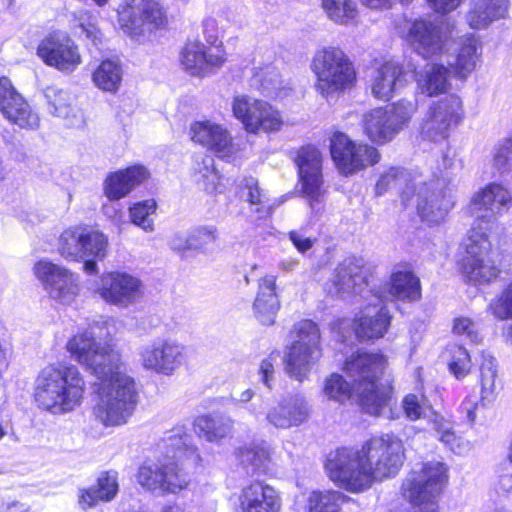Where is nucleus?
Instances as JSON below:
<instances>
[{
    "label": "nucleus",
    "instance_id": "f704fd0d",
    "mask_svg": "<svg viewBox=\"0 0 512 512\" xmlns=\"http://www.w3.org/2000/svg\"><path fill=\"white\" fill-rule=\"evenodd\" d=\"M404 70L394 61H387L376 68L370 77V90L373 97L388 101L401 85Z\"/></svg>",
    "mask_w": 512,
    "mask_h": 512
},
{
    "label": "nucleus",
    "instance_id": "864d4df0",
    "mask_svg": "<svg viewBox=\"0 0 512 512\" xmlns=\"http://www.w3.org/2000/svg\"><path fill=\"white\" fill-rule=\"evenodd\" d=\"M450 360L448 367L450 372L457 378H464L470 371L471 360L468 351L460 346L453 344L448 349Z\"/></svg>",
    "mask_w": 512,
    "mask_h": 512
},
{
    "label": "nucleus",
    "instance_id": "a878e982",
    "mask_svg": "<svg viewBox=\"0 0 512 512\" xmlns=\"http://www.w3.org/2000/svg\"><path fill=\"white\" fill-rule=\"evenodd\" d=\"M0 112L5 119L20 128L35 130L39 127L38 114L7 77L0 78Z\"/></svg>",
    "mask_w": 512,
    "mask_h": 512
},
{
    "label": "nucleus",
    "instance_id": "39448f33",
    "mask_svg": "<svg viewBox=\"0 0 512 512\" xmlns=\"http://www.w3.org/2000/svg\"><path fill=\"white\" fill-rule=\"evenodd\" d=\"M386 367V358L378 353H358L351 356L344 366L353 379L355 392L362 409L371 415H381L389 405L392 388L380 376Z\"/></svg>",
    "mask_w": 512,
    "mask_h": 512
},
{
    "label": "nucleus",
    "instance_id": "6e6d98bb",
    "mask_svg": "<svg viewBox=\"0 0 512 512\" xmlns=\"http://www.w3.org/2000/svg\"><path fill=\"white\" fill-rule=\"evenodd\" d=\"M492 165L500 173L512 171V138H505L494 145Z\"/></svg>",
    "mask_w": 512,
    "mask_h": 512
},
{
    "label": "nucleus",
    "instance_id": "4d7b16f0",
    "mask_svg": "<svg viewBox=\"0 0 512 512\" xmlns=\"http://www.w3.org/2000/svg\"><path fill=\"white\" fill-rule=\"evenodd\" d=\"M218 239V230L213 225L201 226L190 231L193 250H201L204 246Z\"/></svg>",
    "mask_w": 512,
    "mask_h": 512
},
{
    "label": "nucleus",
    "instance_id": "bb28decb",
    "mask_svg": "<svg viewBox=\"0 0 512 512\" xmlns=\"http://www.w3.org/2000/svg\"><path fill=\"white\" fill-rule=\"evenodd\" d=\"M371 297L372 300L353 321L355 335L362 341L382 338L391 324L392 316L384 305L383 296L371 294Z\"/></svg>",
    "mask_w": 512,
    "mask_h": 512
},
{
    "label": "nucleus",
    "instance_id": "774afa93",
    "mask_svg": "<svg viewBox=\"0 0 512 512\" xmlns=\"http://www.w3.org/2000/svg\"><path fill=\"white\" fill-rule=\"evenodd\" d=\"M3 512H31V510L25 504L13 503L9 505Z\"/></svg>",
    "mask_w": 512,
    "mask_h": 512
},
{
    "label": "nucleus",
    "instance_id": "603ef678",
    "mask_svg": "<svg viewBox=\"0 0 512 512\" xmlns=\"http://www.w3.org/2000/svg\"><path fill=\"white\" fill-rule=\"evenodd\" d=\"M156 211V202L153 199L135 203L129 209L130 219L133 224L141 227L146 232L154 230V223L151 215Z\"/></svg>",
    "mask_w": 512,
    "mask_h": 512
},
{
    "label": "nucleus",
    "instance_id": "c03bdc74",
    "mask_svg": "<svg viewBox=\"0 0 512 512\" xmlns=\"http://www.w3.org/2000/svg\"><path fill=\"white\" fill-rule=\"evenodd\" d=\"M163 445L167 449L166 457L175 460L176 463L184 459L195 463L199 458L196 448L190 444V436L181 428L172 430L163 439Z\"/></svg>",
    "mask_w": 512,
    "mask_h": 512
},
{
    "label": "nucleus",
    "instance_id": "0eeeda50",
    "mask_svg": "<svg viewBox=\"0 0 512 512\" xmlns=\"http://www.w3.org/2000/svg\"><path fill=\"white\" fill-rule=\"evenodd\" d=\"M317 77L316 90L325 98L342 93L356 79L348 56L339 48L327 47L317 51L311 64Z\"/></svg>",
    "mask_w": 512,
    "mask_h": 512
},
{
    "label": "nucleus",
    "instance_id": "aec40b11",
    "mask_svg": "<svg viewBox=\"0 0 512 512\" xmlns=\"http://www.w3.org/2000/svg\"><path fill=\"white\" fill-rule=\"evenodd\" d=\"M372 275L365 267L363 260L356 257L344 259L336 268L327 291L330 295L346 298L352 295L372 293L367 288L370 286Z\"/></svg>",
    "mask_w": 512,
    "mask_h": 512
},
{
    "label": "nucleus",
    "instance_id": "72a5a7b5",
    "mask_svg": "<svg viewBox=\"0 0 512 512\" xmlns=\"http://www.w3.org/2000/svg\"><path fill=\"white\" fill-rule=\"evenodd\" d=\"M510 5V0H472L466 15L467 24L472 29H485L495 21L506 19Z\"/></svg>",
    "mask_w": 512,
    "mask_h": 512
},
{
    "label": "nucleus",
    "instance_id": "5701e85b",
    "mask_svg": "<svg viewBox=\"0 0 512 512\" xmlns=\"http://www.w3.org/2000/svg\"><path fill=\"white\" fill-rule=\"evenodd\" d=\"M121 20L132 35L161 29L168 23L166 11L155 0H130L121 13Z\"/></svg>",
    "mask_w": 512,
    "mask_h": 512
},
{
    "label": "nucleus",
    "instance_id": "f8f14e48",
    "mask_svg": "<svg viewBox=\"0 0 512 512\" xmlns=\"http://www.w3.org/2000/svg\"><path fill=\"white\" fill-rule=\"evenodd\" d=\"M107 237L95 230H66L60 237L61 255L73 261L85 260L84 269L87 273L97 272V259H103L107 254Z\"/></svg>",
    "mask_w": 512,
    "mask_h": 512
},
{
    "label": "nucleus",
    "instance_id": "49530a36",
    "mask_svg": "<svg viewBox=\"0 0 512 512\" xmlns=\"http://www.w3.org/2000/svg\"><path fill=\"white\" fill-rule=\"evenodd\" d=\"M232 425V420L222 415H203L195 420L196 432L210 442L226 437L230 433Z\"/></svg>",
    "mask_w": 512,
    "mask_h": 512
},
{
    "label": "nucleus",
    "instance_id": "dca6fc26",
    "mask_svg": "<svg viewBox=\"0 0 512 512\" xmlns=\"http://www.w3.org/2000/svg\"><path fill=\"white\" fill-rule=\"evenodd\" d=\"M302 193L308 199L309 206L314 213L323 209L324 190L322 176V155L312 146L302 147L296 158Z\"/></svg>",
    "mask_w": 512,
    "mask_h": 512
},
{
    "label": "nucleus",
    "instance_id": "ddd939ff",
    "mask_svg": "<svg viewBox=\"0 0 512 512\" xmlns=\"http://www.w3.org/2000/svg\"><path fill=\"white\" fill-rule=\"evenodd\" d=\"M463 117V106L460 97L450 94L433 101L420 124L422 138L439 142L448 138L450 129L456 126Z\"/></svg>",
    "mask_w": 512,
    "mask_h": 512
},
{
    "label": "nucleus",
    "instance_id": "4be33fe9",
    "mask_svg": "<svg viewBox=\"0 0 512 512\" xmlns=\"http://www.w3.org/2000/svg\"><path fill=\"white\" fill-rule=\"evenodd\" d=\"M33 271L51 298L66 304L78 294V277L68 269L48 260H40L34 265Z\"/></svg>",
    "mask_w": 512,
    "mask_h": 512
},
{
    "label": "nucleus",
    "instance_id": "c756f323",
    "mask_svg": "<svg viewBox=\"0 0 512 512\" xmlns=\"http://www.w3.org/2000/svg\"><path fill=\"white\" fill-rule=\"evenodd\" d=\"M190 133L194 142L212 150L221 158L230 157L235 151L231 134L220 124L212 121L195 122L191 125Z\"/></svg>",
    "mask_w": 512,
    "mask_h": 512
},
{
    "label": "nucleus",
    "instance_id": "4468645a",
    "mask_svg": "<svg viewBox=\"0 0 512 512\" xmlns=\"http://www.w3.org/2000/svg\"><path fill=\"white\" fill-rule=\"evenodd\" d=\"M330 152L336 166L345 175L373 166L380 160V153L375 147L355 143L341 132L331 138Z\"/></svg>",
    "mask_w": 512,
    "mask_h": 512
},
{
    "label": "nucleus",
    "instance_id": "58836bf2",
    "mask_svg": "<svg viewBox=\"0 0 512 512\" xmlns=\"http://www.w3.org/2000/svg\"><path fill=\"white\" fill-rule=\"evenodd\" d=\"M449 76L444 64L427 63L415 73L417 91L429 97L444 94L450 89Z\"/></svg>",
    "mask_w": 512,
    "mask_h": 512
},
{
    "label": "nucleus",
    "instance_id": "6e6552de",
    "mask_svg": "<svg viewBox=\"0 0 512 512\" xmlns=\"http://www.w3.org/2000/svg\"><path fill=\"white\" fill-rule=\"evenodd\" d=\"M416 111L417 105L408 100L373 109L363 116L364 131L371 141L385 144L408 126Z\"/></svg>",
    "mask_w": 512,
    "mask_h": 512
},
{
    "label": "nucleus",
    "instance_id": "393cba45",
    "mask_svg": "<svg viewBox=\"0 0 512 512\" xmlns=\"http://www.w3.org/2000/svg\"><path fill=\"white\" fill-rule=\"evenodd\" d=\"M95 292L108 303L127 307L142 296V282L126 272H109L101 276Z\"/></svg>",
    "mask_w": 512,
    "mask_h": 512
},
{
    "label": "nucleus",
    "instance_id": "4c0bfd02",
    "mask_svg": "<svg viewBox=\"0 0 512 512\" xmlns=\"http://www.w3.org/2000/svg\"><path fill=\"white\" fill-rule=\"evenodd\" d=\"M275 289L274 276H266L259 280L258 292L253 303V312L263 325H272L275 322L280 307Z\"/></svg>",
    "mask_w": 512,
    "mask_h": 512
},
{
    "label": "nucleus",
    "instance_id": "473e14b6",
    "mask_svg": "<svg viewBox=\"0 0 512 512\" xmlns=\"http://www.w3.org/2000/svg\"><path fill=\"white\" fill-rule=\"evenodd\" d=\"M150 176L143 165H133L111 173L104 182V193L110 200H119Z\"/></svg>",
    "mask_w": 512,
    "mask_h": 512
},
{
    "label": "nucleus",
    "instance_id": "052dcab7",
    "mask_svg": "<svg viewBox=\"0 0 512 512\" xmlns=\"http://www.w3.org/2000/svg\"><path fill=\"white\" fill-rule=\"evenodd\" d=\"M168 243L169 247L179 254H184L189 250H193L190 240V231L174 233Z\"/></svg>",
    "mask_w": 512,
    "mask_h": 512
},
{
    "label": "nucleus",
    "instance_id": "3c124183",
    "mask_svg": "<svg viewBox=\"0 0 512 512\" xmlns=\"http://www.w3.org/2000/svg\"><path fill=\"white\" fill-rule=\"evenodd\" d=\"M252 85L261 89L266 95L272 96L280 86L279 74L276 68L272 65L255 67Z\"/></svg>",
    "mask_w": 512,
    "mask_h": 512
},
{
    "label": "nucleus",
    "instance_id": "7c9ffc66",
    "mask_svg": "<svg viewBox=\"0 0 512 512\" xmlns=\"http://www.w3.org/2000/svg\"><path fill=\"white\" fill-rule=\"evenodd\" d=\"M181 65L192 76L203 77L218 68L224 62L219 53H213L203 43L194 41L187 43L180 54Z\"/></svg>",
    "mask_w": 512,
    "mask_h": 512
},
{
    "label": "nucleus",
    "instance_id": "7ed1b4c3",
    "mask_svg": "<svg viewBox=\"0 0 512 512\" xmlns=\"http://www.w3.org/2000/svg\"><path fill=\"white\" fill-rule=\"evenodd\" d=\"M390 189L400 192L401 200L407 206L415 197L418 215L429 224H438L444 220L454 203L446 196L444 178H432L423 181L404 168L392 167L382 174L376 183V194L382 195Z\"/></svg>",
    "mask_w": 512,
    "mask_h": 512
},
{
    "label": "nucleus",
    "instance_id": "a19ab883",
    "mask_svg": "<svg viewBox=\"0 0 512 512\" xmlns=\"http://www.w3.org/2000/svg\"><path fill=\"white\" fill-rule=\"evenodd\" d=\"M235 455L248 475L266 473L271 462L269 448L264 442L245 444L236 449Z\"/></svg>",
    "mask_w": 512,
    "mask_h": 512
},
{
    "label": "nucleus",
    "instance_id": "9b49d317",
    "mask_svg": "<svg viewBox=\"0 0 512 512\" xmlns=\"http://www.w3.org/2000/svg\"><path fill=\"white\" fill-rule=\"evenodd\" d=\"M249 412L257 419L264 420L276 429L296 428L307 422L311 407L301 394L285 395L266 407L262 400L251 403Z\"/></svg>",
    "mask_w": 512,
    "mask_h": 512
},
{
    "label": "nucleus",
    "instance_id": "c9c22d12",
    "mask_svg": "<svg viewBox=\"0 0 512 512\" xmlns=\"http://www.w3.org/2000/svg\"><path fill=\"white\" fill-rule=\"evenodd\" d=\"M43 96L49 114L67 120L70 126L83 123L82 114L73 105V97L67 90L50 85L43 89Z\"/></svg>",
    "mask_w": 512,
    "mask_h": 512
},
{
    "label": "nucleus",
    "instance_id": "c85d7f7f",
    "mask_svg": "<svg viewBox=\"0 0 512 512\" xmlns=\"http://www.w3.org/2000/svg\"><path fill=\"white\" fill-rule=\"evenodd\" d=\"M402 405L405 415L412 421L421 418H432V429L437 433L439 440L453 449V445L456 442L457 437L450 422L437 415L424 396L408 394L404 397Z\"/></svg>",
    "mask_w": 512,
    "mask_h": 512
},
{
    "label": "nucleus",
    "instance_id": "e433bc0d",
    "mask_svg": "<svg viewBox=\"0 0 512 512\" xmlns=\"http://www.w3.org/2000/svg\"><path fill=\"white\" fill-rule=\"evenodd\" d=\"M386 294L382 295V300H400L403 302H414L421 298L420 279L410 270H396L391 274Z\"/></svg>",
    "mask_w": 512,
    "mask_h": 512
},
{
    "label": "nucleus",
    "instance_id": "6ab92c4d",
    "mask_svg": "<svg viewBox=\"0 0 512 512\" xmlns=\"http://www.w3.org/2000/svg\"><path fill=\"white\" fill-rule=\"evenodd\" d=\"M144 369L166 376L172 375L186 361L185 347L171 339H157L140 350Z\"/></svg>",
    "mask_w": 512,
    "mask_h": 512
},
{
    "label": "nucleus",
    "instance_id": "09e8293b",
    "mask_svg": "<svg viewBox=\"0 0 512 512\" xmlns=\"http://www.w3.org/2000/svg\"><path fill=\"white\" fill-rule=\"evenodd\" d=\"M346 499L339 491H313L307 499L308 512H340Z\"/></svg>",
    "mask_w": 512,
    "mask_h": 512
},
{
    "label": "nucleus",
    "instance_id": "680f3d73",
    "mask_svg": "<svg viewBox=\"0 0 512 512\" xmlns=\"http://www.w3.org/2000/svg\"><path fill=\"white\" fill-rule=\"evenodd\" d=\"M260 381L269 389L272 388L274 380V364L273 357L270 355L268 358L261 361L259 367Z\"/></svg>",
    "mask_w": 512,
    "mask_h": 512
},
{
    "label": "nucleus",
    "instance_id": "13d9d810",
    "mask_svg": "<svg viewBox=\"0 0 512 512\" xmlns=\"http://www.w3.org/2000/svg\"><path fill=\"white\" fill-rule=\"evenodd\" d=\"M452 331L459 336H465L471 343H478L481 339L477 325L467 317H457L453 321Z\"/></svg>",
    "mask_w": 512,
    "mask_h": 512
},
{
    "label": "nucleus",
    "instance_id": "69168bd1",
    "mask_svg": "<svg viewBox=\"0 0 512 512\" xmlns=\"http://www.w3.org/2000/svg\"><path fill=\"white\" fill-rule=\"evenodd\" d=\"M363 3L372 9L390 8L395 0H362Z\"/></svg>",
    "mask_w": 512,
    "mask_h": 512
},
{
    "label": "nucleus",
    "instance_id": "bf43d9fd",
    "mask_svg": "<svg viewBox=\"0 0 512 512\" xmlns=\"http://www.w3.org/2000/svg\"><path fill=\"white\" fill-rule=\"evenodd\" d=\"M289 240L292 242L298 252L304 254L310 250L316 242L315 238L307 235L305 228L291 230L288 233Z\"/></svg>",
    "mask_w": 512,
    "mask_h": 512
},
{
    "label": "nucleus",
    "instance_id": "b1692460",
    "mask_svg": "<svg viewBox=\"0 0 512 512\" xmlns=\"http://www.w3.org/2000/svg\"><path fill=\"white\" fill-rule=\"evenodd\" d=\"M511 195L507 189L497 183H490L478 191L472 198V210L477 213L473 226L481 225L487 233L493 229L496 219L507 209Z\"/></svg>",
    "mask_w": 512,
    "mask_h": 512
},
{
    "label": "nucleus",
    "instance_id": "37998d69",
    "mask_svg": "<svg viewBox=\"0 0 512 512\" xmlns=\"http://www.w3.org/2000/svg\"><path fill=\"white\" fill-rule=\"evenodd\" d=\"M240 197L249 203L250 211L259 219L266 218L272 213L273 204L269 195L264 191L254 177H245L239 183Z\"/></svg>",
    "mask_w": 512,
    "mask_h": 512
},
{
    "label": "nucleus",
    "instance_id": "5fc2aeb1",
    "mask_svg": "<svg viewBox=\"0 0 512 512\" xmlns=\"http://www.w3.org/2000/svg\"><path fill=\"white\" fill-rule=\"evenodd\" d=\"M325 396L333 401L344 403L350 399L352 389L350 384L340 374H332L324 384Z\"/></svg>",
    "mask_w": 512,
    "mask_h": 512
},
{
    "label": "nucleus",
    "instance_id": "0e129e2a",
    "mask_svg": "<svg viewBox=\"0 0 512 512\" xmlns=\"http://www.w3.org/2000/svg\"><path fill=\"white\" fill-rule=\"evenodd\" d=\"M80 22L78 24V29L80 30L78 33L80 35H85L87 39L95 42L98 39L99 30L96 27L95 23L92 21H88L87 23L82 21V18L79 19Z\"/></svg>",
    "mask_w": 512,
    "mask_h": 512
},
{
    "label": "nucleus",
    "instance_id": "20e7f679",
    "mask_svg": "<svg viewBox=\"0 0 512 512\" xmlns=\"http://www.w3.org/2000/svg\"><path fill=\"white\" fill-rule=\"evenodd\" d=\"M85 392V381L74 365H49L43 368L34 386L38 406L53 414H63L78 407Z\"/></svg>",
    "mask_w": 512,
    "mask_h": 512
},
{
    "label": "nucleus",
    "instance_id": "f257e3e1",
    "mask_svg": "<svg viewBox=\"0 0 512 512\" xmlns=\"http://www.w3.org/2000/svg\"><path fill=\"white\" fill-rule=\"evenodd\" d=\"M108 322H96L67 342V351L100 382L93 414L105 426L127 423L138 401L135 381L122 372L118 351L108 341Z\"/></svg>",
    "mask_w": 512,
    "mask_h": 512
},
{
    "label": "nucleus",
    "instance_id": "423d86ee",
    "mask_svg": "<svg viewBox=\"0 0 512 512\" xmlns=\"http://www.w3.org/2000/svg\"><path fill=\"white\" fill-rule=\"evenodd\" d=\"M448 480L447 468L442 462H427L419 471H413L402 484L403 496L413 512H438L437 498Z\"/></svg>",
    "mask_w": 512,
    "mask_h": 512
},
{
    "label": "nucleus",
    "instance_id": "412c9836",
    "mask_svg": "<svg viewBox=\"0 0 512 512\" xmlns=\"http://www.w3.org/2000/svg\"><path fill=\"white\" fill-rule=\"evenodd\" d=\"M188 476L178 463H144L138 472L139 484L152 493H177L188 484Z\"/></svg>",
    "mask_w": 512,
    "mask_h": 512
},
{
    "label": "nucleus",
    "instance_id": "de8ad7c7",
    "mask_svg": "<svg viewBox=\"0 0 512 512\" xmlns=\"http://www.w3.org/2000/svg\"><path fill=\"white\" fill-rule=\"evenodd\" d=\"M193 170L195 181L202 189L209 193L217 190L220 177L212 156L203 153L196 155Z\"/></svg>",
    "mask_w": 512,
    "mask_h": 512
},
{
    "label": "nucleus",
    "instance_id": "a211bd4d",
    "mask_svg": "<svg viewBox=\"0 0 512 512\" xmlns=\"http://www.w3.org/2000/svg\"><path fill=\"white\" fill-rule=\"evenodd\" d=\"M37 55L42 61L63 73H72L81 64L79 48L65 32L56 31L41 40Z\"/></svg>",
    "mask_w": 512,
    "mask_h": 512
},
{
    "label": "nucleus",
    "instance_id": "f3484780",
    "mask_svg": "<svg viewBox=\"0 0 512 512\" xmlns=\"http://www.w3.org/2000/svg\"><path fill=\"white\" fill-rule=\"evenodd\" d=\"M232 109L250 133L278 131L283 125L280 112L263 100L239 96L234 99Z\"/></svg>",
    "mask_w": 512,
    "mask_h": 512
},
{
    "label": "nucleus",
    "instance_id": "f03ea898",
    "mask_svg": "<svg viewBox=\"0 0 512 512\" xmlns=\"http://www.w3.org/2000/svg\"><path fill=\"white\" fill-rule=\"evenodd\" d=\"M404 460L401 440L385 435L369 440L360 450L339 448L330 453L326 469L330 479L350 492H361L376 482L394 477Z\"/></svg>",
    "mask_w": 512,
    "mask_h": 512
},
{
    "label": "nucleus",
    "instance_id": "ea45409f",
    "mask_svg": "<svg viewBox=\"0 0 512 512\" xmlns=\"http://www.w3.org/2000/svg\"><path fill=\"white\" fill-rule=\"evenodd\" d=\"M118 492L117 475L115 472H105L97 480V484L88 489H80L78 503L84 510L94 507L99 501L108 502L115 498Z\"/></svg>",
    "mask_w": 512,
    "mask_h": 512
},
{
    "label": "nucleus",
    "instance_id": "2f4dec72",
    "mask_svg": "<svg viewBox=\"0 0 512 512\" xmlns=\"http://www.w3.org/2000/svg\"><path fill=\"white\" fill-rule=\"evenodd\" d=\"M242 512H280L281 499L276 490L261 481L243 487L239 496Z\"/></svg>",
    "mask_w": 512,
    "mask_h": 512
},
{
    "label": "nucleus",
    "instance_id": "9d476101",
    "mask_svg": "<svg viewBox=\"0 0 512 512\" xmlns=\"http://www.w3.org/2000/svg\"><path fill=\"white\" fill-rule=\"evenodd\" d=\"M466 256L463 258L462 270L465 277L474 284H488L495 280L500 269L492 259V244L481 225L472 226L466 242Z\"/></svg>",
    "mask_w": 512,
    "mask_h": 512
},
{
    "label": "nucleus",
    "instance_id": "79ce46f5",
    "mask_svg": "<svg viewBox=\"0 0 512 512\" xmlns=\"http://www.w3.org/2000/svg\"><path fill=\"white\" fill-rule=\"evenodd\" d=\"M481 45L478 38L474 35L464 37L460 43V49L453 61L447 59L446 63L453 69L454 74L464 79L476 67L477 61L481 55Z\"/></svg>",
    "mask_w": 512,
    "mask_h": 512
},
{
    "label": "nucleus",
    "instance_id": "cd10ccee",
    "mask_svg": "<svg viewBox=\"0 0 512 512\" xmlns=\"http://www.w3.org/2000/svg\"><path fill=\"white\" fill-rule=\"evenodd\" d=\"M479 383L480 403L475 397L469 396L460 405L461 413L465 414L467 421L471 424L476 420V411L479 407H487L492 404L498 394L497 365L491 355H482Z\"/></svg>",
    "mask_w": 512,
    "mask_h": 512
},
{
    "label": "nucleus",
    "instance_id": "e2e57ef3",
    "mask_svg": "<svg viewBox=\"0 0 512 512\" xmlns=\"http://www.w3.org/2000/svg\"><path fill=\"white\" fill-rule=\"evenodd\" d=\"M462 0H428L429 5L438 13H448L455 10Z\"/></svg>",
    "mask_w": 512,
    "mask_h": 512
},
{
    "label": "nucleus",
    "instance_id": "1a4fd4ad",
    "mask_svg": "<svg viewBox=\"0 0 512 512\" xmlns=\"http://www.w3.org/2000/svg\"><path fill=\"white\" fill-rule=\"evenodd\" d=\"M296 339L285 355L286 371L302 381L322 356L320 330L311 320H301L294 325Z\"/></svg>",
    "mask_w": 512,
    "mask_h": 512
},
{
    "label": "nucleus",
    "instance_id": "2eb2a0df",
    "mask_svg": "<svg viewBox=\"0 0 512 512\" xmlns=\"http://www.w3.org/2000/svg\"><path fill=\"white\" fill-rule=\"evenodd\" d=\"M405 41L425 59L442 57L451 45L452 31L426 20L408 23Z\"/></svg>",
    "mask_w": 512,
    "mask_h": 512
},
{
    "label": "nucleus",
    "instance_id": "a18cd8bd",
    "mask_svg": "<svg viewBox=\"0 0 512 512\" xmlns=\"http://www.w3.org/2000/svg\"><path fill=\"white\" fill-rule=\"evenodd\" d=\"M123 76V70L119 62L104 60L92 74L93 83L102 91L115 93L119 90Z\"/></svg>",
    "mask_w": 512,
    "mask_h": 512
},
{
    "label": "nucleus",
    "instance_id": "338daca9",
    "mask_svg": "<svg viewBox=\"0 0 512 512\" xmlns=\"http://www.w3.org/2000/svg\"><path fill=\"white\" fill-rule=\"evenodd\" d=\"M299 264V261L298 259L296 258H293V257H287V258H284L282 259L280 262H279V268L285 272H291L293 270L296 269V267L298 266Z\"/></svg>",
    "mask_w": 512,
    "mask_h": 512
},
{
    "label": "nucleus",
    "instance_id": "8fccbe9b",
    "mask_svg": "<svg viewBox=\"0 0 512 512\" xmlns=\"http://www.w3.org/2000/svg\"><path fill=\"white\" fill-rule=\"evenodd\" d=\"M322 7L328 18L338 24H348L357 16L356 4L352 0H322Z\"/></svg>",
    "mask_w": 512,
    "mask_h": 512
}]
</instances>
